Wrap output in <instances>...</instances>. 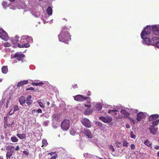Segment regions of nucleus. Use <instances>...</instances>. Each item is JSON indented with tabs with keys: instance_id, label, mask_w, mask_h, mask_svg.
Here are the masks:
<instances>
[{
	"instance_id": "nucleus-1",
	"label": "nucleus",
	"mask_w": 159,
	"mask_h": 159,
	"mask_svg": "<svg viewBox=\"0 0 159 159\" xmlns=\"http://www.w3.org/2000/svg\"><path fill=\"white\" fill-rule=\"evenodd\" d=\"M66 30L67 28L66 27H64L58 35V37L60 42L68 43L67 42L71 39V35Z\"/></svg>"
},
{
	"instance_id": "nucleus-2",
	"label": "nucleus",
	"mask_w": 159,
	"mask_h": 159,
	"mask_svg": "<svg viewBox=\"0 0 159 159\" xmlns=\"http://www.w3.org/2000/svg\"><path fill=\"white\" fill-rule=\"evenodd\" d=\"M151 28L152 26L148 25L142 30L141 34V36L143 40L153 36Z\"/></svg>"
},
{
	"instance_id": "nucleus-3",
	"label": "nucleus",
	"mask_w": 159,
	"mask_h": 159,
	"mask_svg": "<svg viewBox=\"0 0 159 159\" xmlns=\"http://www.w3.org/2000/svg\"><path fill=\"white\" fill-rule=\"evenodd\" d=\"M32 41V38L27 35L23 36L21 37L20 43L18 44V47L20 48H28L30 45L28 42Z\"/></svg>"
},
{
	"instance_id": "nucleus-4",
	"label": "nucleus",
	"mask_w": 159,
	"mask_h": 159,
	"mask_svg": "<svg viewBox=\"0 0 159 159\" xmlns=\"http://www.w3.org/2000/svg\"><path fill=\"white\" fill-rule=\"evenodd\" d=\"M152 37L151 39L149 38L146 40H143V43L148 45H156V43L159 40V38L157 37L154 36H153Z\"/></svg>"
},
{
	"instance_id": "nucleus-5",
	"label": "nucleus",
	"mask_w": 159,
	"mask_h": 159,
	"mask_svg": "<svg viewBox=\"0 0 159 159\" xmlns=\"http://www.w3.org/2000/svg\"><path fill=\"white\" fill-rule=\"evenodd\" d=\"M92 110L93 111H99L102 109V104L98 102H92Z\"/></svg>"
},
{
	"instance_id": "nucleus-6",
	"label": "nucleus",
	"mask_w": 159,
	"mask_h": 159,
	"mask_svg": "<svg viewBox=\"0 0 159 159\" xmlns=\"http://www.w3.org/2000/svg\"><path fill=\"white\" fill-rule=\"evenodd\" d=\"M24 57L25 55L22 54L21 52H17L13 56H12V55L11 56V58H16L18 61H23Z\"/></svg>"
},
{
	"instance_id": "nucleus-7",
	"label": "nucleus",
	"mask_w": 159,
	"mask_h": 159,
	"mask_svg": "<svg viewBox=\"0 0 159 159\" xmlns=\"http://www.w3.org/2000/svg\"><path fill=\"white\" fill-rule=\"evenodd\" d=\"M61 127L62 130H67L70 127V122L68 120H65L61 123Z\"/></svg>"
},
{
	"instance_id": "nucleus-8",
	"label": "nucleus",
	"mask_w": 159,
	"mask_h": 159,
	"mask_svg": "<svg viewBox=\"0 0 159 159\" xmlns=\"http://www.w3.org/2000/svg\"><path fill=\"white\" fill-rule=\"evenodd\" d=\"M89 97H87L83 95H78L74 97V100L80 102H83Z\"/></svg>"
},
{
	"instance_id": "nucleus-9",
	"label": "nucleus",
	"mask_w": 159,
	"mask_h": 159,
	"mask_svg": "<svg viewBox=\"0 0 159 159\" xmlns=\"http://www.w3.org/2000/svg\"><path fill=\"white\" fill-rule=\"evenodd\" d=\"M0 37L4 40H7L8 37L7 33L3 29H0Z\"/></svg>"
},
{
	"instance_id": "nucleus-10",
	"label": "nucleus",
	"mask_w": 159,
	"mask_h": 159,
	"mask_svg": "<svg viewBox=\"0 0 159 159\" xmlns=\"http://www.w3.org/2000/svg\"><path fill=\"white\" fill-rule=\"evenodd\" d=\"M81 122L83 125L85 127L90 128L91 126L90 121L87 118H84L81 120Z\"/></svg>"
},
{
	"instance_id": "nucleus-11",
	"label": "nucleus",
	"mask_w": 159,
	"mask_h": 159,
	"mask_svg": "<svg viewBox=\"0 0 159 159\" xmlns=\"http://www.w3.org/2000/svg\"><path fill=\"white\" fill-rule=\"evenodd\" d=\"M151 30L153 35H159V25H154L152 26Z\"/></svg>"
},
{
	"instance_id": "nucleus-12",
	"label": "nucleus",
	"mask_w": 159,
	"mask_h": 159,
	"mask_svg": "<svg viewBox=\"0 0 159 159\" xmlns=\"http://www.w3.org/2000/svg\"><path fill=\"white\" fill-rule=\"evenodd\" d=\"M99 119L102 122L106 123H110L112 120V118L110 116H106V117L101 116L99 117Z\"/></svg>"
},
{
	"instance_id": "nucleus-13",
	"label": "nucleus",
	"mask_w": 159,
	"mask_h": 159,
	"mask_svg": "<svg viewBox=\"0 0 159 159\" xmlns=\"http://www.w3.org/2000/svg\"><path fill=\"white\" fill-rule=\"evenodd\" d=\"M83 133L89 139H91L92 137V133L89 129L84 128L83 131Z\"/></svg>"
},
{
	"instance_id": "nucleus-14",
	"label": "nucleus",
	"mask_w": 159,
	"mask_h": 159,
	"mask_svg": "<svg viewBox=\"0 0 159 159\" xmlns=\"http://www.w3.org/2000/svg\"><path fill=\"white\" fill-rule=\"evenodd\" d=\"M150 133L152 134L155 135L157 133L158 129L155 126L151 125L149 128Z\"/></svg>"
},
{
	"instance_id": "nucleus-15",
	"label": "nucleus",
	"mask_w": 159,
	"mask_h": 159,
	"mask_svg": "<svg viewBox=\"0 0 159 159\" xmlns=\"http://www.w3.org/2000/svg\"><path fill=\"white\" fill-rule=\"evenodd\" d=\"M145 114L144 113L140 112L137 115L136 119L138 122L140 121L145 116Z\"/></svg>"
},
{
	"instance_id": "nucleus-16",
	"label": "nucleus",
	"mask_w": 159,
	"mask_h": 159,
	"mask_svg": "<svg viewBox=\"0 0 159 159\" xmlns=\"http://www.w3.org/2000/svg\"><path fill=\"white\" fill-rule=\"evenodd\" d=\"M159 117V115L158 114L152 115L149 116L148 120L149 121H153L157 119Z\"/></svg>"
},
{
	"instance_id": "nucleus-17",
	"label": "nucleus",
	"mask_w": 159,
	"mask_h": 159,
	"mask_svg": "<svg viewBox=\"0 0 159 159\" xmlns=\"http://www.w3.org/2000/svg\"><path fill=\"white\" fill-rule=\"evenodd\" d=\"M108 113L111 115L114 116L115 117H116L117 115H118L119 113L117 110L114 109L110 110L108 111Z\"/></svg>"
},
{
	"instance_id": "nucleus-18",
	"label": "nucleus",
	"mask_w": 159,
	"mask_h": 159,
	"mask_svg": "<svg viewBox=\"0 0 159 159\" xmlns=\"http://www.w3.org/2000/svg\"><path fill=\"white\" fill-rule=\"evenodd\" d=\"M52 121H57L60 120V115L58 114H54L52 116Z\"/></svg>"
},
{
	"instance_id": "nucleus-19",
	"label": "nucleus",
	"mask_w": 159,
	"mask_h": 159,
	"mask_svg": "<svg viewBox=\"0 0 159 159\" xmlns=\"http://www.w3.org/2000/svg\"><path fill=\"white\" fill-rule=\"evenodd\" d=\"M31 13L33 16L37 18L39 17L40 14V12L39 11H37L36 10H32Z\"/></svg>"
},
{
	"instance_id": "nucleus-20",
	"label": "nucleus",
	"mask_w": 159,
	"mask_h": 159,
	"mask_svg": "<svg viewBox=\"0 0 159 159\" xmlns=\"http://www.w3.org/2000/svg\"><path fill=\"white\" fill-rule=\"evenodd\" d=\"M19 38V36H16L15 37H13L11 38V41L13 45L17 43L18 42L19 40L18 39ZM13 46V47H15L14 46Z\"/></svg>"
},
{
	"instance_id": "nucleus-21",
	"label": "nucleus",
	"mask_w": 159,
	"mask_h": 159,
	"mask_svg": "<svg viewBox=\"0 0 159 159\" xmlns=\"http://www.w3.org/2000/svg\"><path fill=\"white\" fill-rule=\"evenodd\" d=\"M79 131L80 130L79 129H74L73 128L70 129V134L72 135H75L76 134H78Z\"/></svg>"
},
{
	"instance_id": "nucleus-22",
	"label": "nucleus",
	"mask_w": 159,
	"mask_h": 159,
	"mask_svg": "<svg viewBox=\"0 0 159 159\" xmlns=\"http://www.w3.org/2000/svg\"><path fill=\"white\" fill-rule=\"evenodd\" d=\"M120 113L124 115V117H126L129 115V112L125 109L121 110L120 111Z\"/></svg>"
},
{
	"instance_id": "nucleus-23",
	"label": "nucleus",
	"mask_w": 159,
	"mask_h": 159,
	"mask_svg": "<svg viewBox=\"0 0 159 159\" xmlns=\"http://www.w3.org/2000/svg\"><path fill=\"white\" fill-rule=\"evenodd\" d=\"M52 125L54 129H57L60 126V123L57 121H52Z\"/></svg>"
},
{
	"instance_id": "nucleus-24",
	"label": "nucleus",
	"mask_w": 159,
	"mask_h": 159,
	"mask_svg": "<svg viewBox=\"0 0 159 159\" xmlns=\"http://www.w3.org/2000/svg\"><path fill=\"white\" fill-rule=\"evenodd\" d=\"M49 16L47 15L46 13L43 12L42 13V15L41 18L42 20L43 21L44 23H45V21L44 20L46 19H47L49 17Z\"/></svg>"
},
{
	"instance_id": "nucleus-25",
	"label": "nucleus",
	"mask_w": 159,
	"mask_h": 159,
	"mask_svg": "<svg viewBox=\"0 0 159 159\" xmlns=\"http://www.w3.org/2000/svg\"><path fill=\"white\" fill-rule=\"evenodd\" d=\"M31 98V96L30 95H29L26 98V103L28 105H31L32 103V101L30 99Z\"/></svg>"
},
{
	"instance_id": "nucleus-26",
	"label": "nucleus",
	"mask_w": 159,
	"mask_h": 159,
	"mask_svg": "<svg viewBox=\"0 0 159 159\" xmlns=\"http://www.w3.org/2000/svg\"><path fill=\"white\" fill-rule=\"evenodd\" d=\"M26 102L25 98L23 97H20L19 98V102L20 104L23 105V104L25 103Z\"/></svg>"
},
{
	"instance_id": "nucleus-27",
	"label": "nucleus",
	"mask_w": 159,
	"mask_h": 159,
	"mask_svg": "<svg viewBox=\"0 0 159 159\" xmlns=\"http://www.w3.org/2000/svg\"><path fill=\"white\" fill-rule=\"evenodd\" d=\"M46 11L48 16H51L52 15V8L50 7H48Z\"/></svg>"
},
{
	"instance_id": "nucleus-28",
	"label": "nucleus",
	"mask_w": 159,
	"mask_h": 159,
	"mask_svg": "<svg viewBox=\"0 0 159 159\" xmlns=\"http://www.w3.org/2000/svg\"><path fill=\"white\" fill-rule=\"evenodd\" d=\"M28 80H23V81H21L17 84V86L18 87H20L28 83Z\"/></svg>"
},
{
	"instance_id": "nucleus-29",
	"label": "nucleus",
	"mask_w": 159,
	"mask_h": 159,
	"mask_svg": "<svg viewBox=\"0 0 159 159\" xmlns=\"http://www.w3.org/2000/svg\"><path fill=\"white\" fill-rule=\"evenodd\" d=\"M8 71L7 66H4L2 67V71L3 73L6 74Z\"/></svg>"
},
{
	"instance_id": "nucleus-30",
	"label": "nucleus",
	"mask_w": 159,
	"mask_h": 159,
	"mask_svg": "<svg viewBox=\"0 0 159 159\" xmlns=\"http://www.w3.org/2000/svg\"><path fill=\"white\" fill-rule=\"evenodd\" d=\"M144 144L146 146L151 147L152 146V142L149 141L148 139H145L144 142Z\"/></svg>"
},
{
	"instance_id": "nucleus-31",
	"label": "nucleus",
	"mask_w": 159,
	"mask_h": 159,
	"mask_svg": "<svg viewBox=\"0 0 159 159\" xmlns=\"http://www.w3.org/2000/svg\"><path fill=\"white\" fill-rule=\"evenodd\" d=\"M37 102L38 103L39 106L42 108H44L45 107V103L41 101L40 100H39L37 101Z\"/></svg>"
},
{
	"instance_id": "nucleus-32",
	"label": "nucleus",
	"mask_w": 159,
	"mask_h": 159,
	"mask_svg": "<svg viewBox=\"0 0 159 159\" xmlns=\"http://www.w3.org/2000/svg\"><path fill=\"white\" fill-rule=\"evenodd\" d=\"M13 152L12 151H7L6 154V157L7 159L10 158L12 155Z\"/></svg>"
},
{
	"instance_id": "nucleus-33",
	"label": "nucleus",
	"mask_w": 159,
	"mask_h": 159,
	"mask_svg": "<svg viewBox=\"0 0 159 159\" xmlns=\"http://www.w3.org/2000/svg\"><path fill=\"white\" fill-rule=\"evenodd\" d=\"M129 111L131 113L136 114L139 112V111L137 110L134 109H129Z\"/></svg>"
},
{
	"instance_id": "nucleus-34",
	"label": "nucleus",
	"mask_w": 159,
	"mask_h": 159,
	"mask_svg": "<svg viewBox=\"0 0 159 159\" xmlns=\"http://www.w3.org/2000/svg\"><path fill=\"white\" fill-rule=\"evenodd\" d=\"M17 136L20 139H23L25 138L26 135L25 134H17Z\"/></svg>"
},
{
	"instance_id": "nucleus-35",
	"label": "nucleus",
	"mask_w": 159,
	"mask_h": 159,
	"mask_svg": "<svg viewBox=\"0 0 159 159\" xmlns=\"http://www.w3.org/2000/svg\"><path fill=\"white\" fill-rule=\"evenodd\" d=\"M11 99L10 98H8L6 104V108H7L8 106L11 105Z\"/></svg>"
},
{
	"instance_id": "nucleus-36",
	"label": "nucleus",
	"mask_w": 159,
	"mask_h": 159,
	"mask_svg": "<svg viewBox=\"0 0 159 159\" xmlns=\"http://www.w3.org/2000/svg\"><path fill=\"white\" fill-rule=\"evenodd\" d=\"M153 121L152 122V124L153 125H157L158 124L159 122V119L158 120H155Z\"/></svg>"
},
{
	"instance_id": "nucleus-37",
	"label": "nucleus",
	"mask_w": 159,
	"mask_h": 159,
	"mask_svg": "<svg viewBox=\"0 0 159 159\" xmlns=\"http://www.w3.org/2000/svg\"><path fill=\"white\" fill-rule=\"evenodd\" d=\"M14 148L13 146L12 145H9L6 147V149L7 150H11Z\"/></svg>"
},
{
	"instance_id": "nucleus-38",
	"label": "nucleus",
	"mask_w": 159,
	"mask_h": 159,
	"mask_svg": "<svg viewBox=\"0 0 159 159\" xmlns=\"http://www.w3.org/2000/svg\"><path fill=\"white\" fill-rule=\"evenodd\" d=\"M130 136L131 138L134 139L136 138L135 135L134 134L133 131H132L130 132Z\"/></svg>"
},
{
	"instance_id": "nucleus-39",
	"label": "nucleus",
	"mask_w": 159,
	"mask_h": 159,
	"mask_svg": "<svg viewBox=\"0 0 159 159\" xmlns=\"http://www.w3.org/2000/svg\"><path fill=\"white\" fill-rule=\"evenodd\" d=\"M42 143H43V145L42 146V147L43 146H46L48 145V144L46 140L45 139H43L42 141Z\"/></svg>"
},
{
	"instance_id": "nucleus-40",
	"label": "nucleus",
	"mask_w": 159,
	"mask_h": 159,
	"mask_svg": "<svg viewBox=\"0 0 159 159\" xmlns=\"http://www.w3.org/2000/svg\"><path fill=\"white\" fill-rule=\"evenodd\" d=\"M11 140L13 142H16L18 141L17 139L15 137H13L11 138Z\"/></svg>"
},
{
	"instance_id": "nucleus-41",
	"label": "nucleus",
	"mask_w": 159,
	"mask_h": 159,
	"mask_svg": "<svg viewBox=\"0 0 159 159\" xmlns=\"http://www.w3.org/2000/svg\"><path fill=\"white\" fill-rule=\"evenodd\" d=\"M128 143L126 141H124L123 143V146L124 147H127L128 146Z\"/></svg>"
},
{
	"instance_id": "nucleus-42",
	"label": "nucleus",
	"mask_w": 159,
	"mask_h": 159,
	"mask_svg": "<svg viewBox=\"0 0 159 159\" xmlns=\"http://www.w3.org/2000/svg\"><path fill=\"white\" fill-rule=\"evenodd\" d=\"M2 5L3 8L6 9L7 5V3L5 2H3L2 3Z\"/></svg>"
},
{
	"instance_id": "nucleus-43",
	"label": "nucleus",
	"mask_w": 159,
	"mask_h": 159,
	"mask_svg": "<svg viewBox=\"0 0 159 159\" xmlns=\"http://www.w3.org/2000/svg\"><path fill=\"white\" fill-rule=\"evenodd\" d=\"M49 121L48 120L45 121H44L43 123V125L45 126H47L48 125V123L49 122Z\"/></svg>"
},
{
	"instance_id": "nucleus-44",
	"label": "nucleus",
	"mask_w": 159,
	"mask_h": 159,
	"mask_svg": "<svg viewBox=\"0 0 159 159\" xmlns=\"http://www.w3.org/2000/svg\"><path fill=\"white\" fill-rule=\"evenodd\" d=\"M4 45L5 47H9L10 46V44L8 42L5 43L4 44Z\"/></svg>"
},
{
	"instance_id": "nucleus-45",
	"label": "nucleus",
	"mask_w": 159,
	"mask_h": 159,
	"mask_svg": "<svg viewBox=\"0 0 159 159\" xmlns=\"http://www.w3.org/2000/svg\"><path fill=\"white\" fill-rule=\"evenodd\" d=\"M116 145L118 147H120L122 146L121 144L118 142H116Z\"/></svg>"
},
{
	"instance_id": "nucleus-46",
	"label": "nucleus",
	"mask_w": 159,
	"mask_h": 159,
	"mask_svg": "<svg viewBox=\"0 0 159 159\" xmlns=\"http://www.w3.org/2000/svg\"><path fill=\"white\" fill-rule=\"evenodd\" d=\"M5 102V99H3L1 100L0 102V106H2Z\"/></svg>"
},
{
	"instance_id": "nucleus-47",
	"label": "nucleus",
	"mask_w": 159,
	"mask_h": 159,
	"mask_svg": "<svg viewBox=\"0 0 159 159\" xmlns=\"http://www.w3.org/2000/svg\"><path fill=\"white\" fill-rule=\"evenodd\" d=\"M99 128L101 130H102L103 131H106V128L103 126H101V127H100Z\"/></svg>"
},
{
	"instance_id": "nucleus-48",
	"label": "nucleus",
	"mask_w": 159,
	"mask_h": 159,
	"mask_svg": "<svg viewBox=\"0 0 159 159\" xmlns=\"http://www.w3.org/2000/svg\"><path fill=\"white\" fill-rule=\"evenodd\" d=\"M91 104H84V106H85L86 107H88V108H90L91 107H92V105H91V102H89Z\"/></svg>"
},
{
	"instance_id": "nucleus-49",
	"label": "nucleus",
	"mask_w": 159,
	"mask_h": 159,
	"mask_svg": "<svg viewBox=\"0 0 159 159\" xmlns=\"http://www.w3.org/2000/svg\"><path fill=\"white\" fill-rule=\"evenodd\" d=\"M14 112L17 111L19 110V108L17 106H15L14 107Z\"/></svg>"
},
{
	"instance_id": "nucleus-50",
	"label": "nucleus",
	"mask_w": 159,
	"mask_h": 159,
	"mask_svg": "<svg viewBox=\"0 0 159 159\" xmlns=\"http://www.w3.org/2000/svg\"><path fill=\"white\" fill-rule=\"evenodd\" d=\"M110 150H111L112 152H114L115 151V149L112 145H111L110 146Z\"/></svg>"
},
{
	"instance_id": "nucleus-51",
	"label": "nucleus",
	"mask_w": 159,
	"mask_h": 159,
	"mask_svg": "<svg viewBox=\"0 0 159 159\" xmlns=\"http://www.w3.org/2000/svg\"><path fill=\"white\" fill-rule=\"evenodd\" d=\"M36 112L39 113H42V111L40 109H39L36 110Z\"/></svg>"
},
{
	"instance_id": "nucleus-52",
	"label": "nucleus",
	"mask_w": 159,
	"mask_h": 159,
	"mask_svg": "<svg viewBox=\"0 0 159 159\" xmlns=\"http://www.w3.org/2000/svg\"><path fill=\"white\" fill-rule=\"evenodd\" d=\"M130 148L131 150H133L135 148V146L134 144H132L130 145Z\"/></svg>"
},
{
	"instance_id": "nucleus-53",
	"label": "nucleus",
	"mask_w": 159,
	"mask_h": 159,
	"mask_svg": "<svg viewBox=\"0 0 159 159\" xmlns=\"http://www.w3.org/2000/svg\"><path fill=\"white\" fill-rule=\"evenodd\" d=\"M72 87L74 89H75V88H78V86L77 84H73L72 85Z\"/></svg>"
},
{
	"instance_id": "nucleus-54",
	"label": "nucleus",
	"mask_w": 159,
	"mask_h": 159,
	"mask_svg": "<svg viewBox=\"0 0 159 159\" xmlns=\"http://www.w3.org/2000/svg\"><path fill=\"white\" fill-rule=\"evenodd\" d=\"M26 90H34V88L33 87H30L28 88H27L26 89Z\"/></svg>"
},
{
	"instance_id": "nucleus-55",
	"label": "nucleus",
	"mask_w": 159,
	"mask_h": 159,
	"mask_svg": "<svg viewBox=\"0 0 159 159\" xmlns=\"http://www.w3.org/2000/svg\"><path fill=\"white\" fill-rule=\"evenodd\" d=\"M154 148L156 149V150H158L159 149V146L158 145H155L154 147Z\"/></svg>"
},
{
	"instance_id": "nucleus-56",
	"label": "nucleus",
	"mask_w": 159,
	"mask_h": 159,
	"mask_svg": "<svg viewBox=\"0 0 159 159\" xmlns=\"http://www.w3.org/2000/svg\"><path fill=\"white\" fill-rule=\"evenodd\" d=\"M57 157V156L55 155L52 157L50 158L49 159H55Z\"/></svg>"
},
{
	"instance_id": "nucleus-57",
	"label": "nucleus",
	"mask_w": 159,
	"mask_h": 159,
	"mask_svg": "<svg viewBox=\"0 0 159 159\" xmlns=\"http://www.w3.org/2000/svg\"><path fill=\"white\" fill-rule=\"evenodd\" d=\"M98 126H99V127H101V126H102V124L100 122H98Z\"/></svg>"
},
{
	"instance_id": "nucleus-58",
	"label": "nucleus",
	"mask_w": 159,
	"mask_h": 159,
	"mask_svg": "<svg viewBox=\"0 0 159 159\" xmlns=\"http://www.w3.org/2000/svg\"><path fill=\"white\" fill-rule=\"evenodd\" d=\"M35 112H36V110L35 109L31 111V112L32 114H34Z\"/></svg>"
},
{
	"instance_id": "nucleus-59",
	"label": "nucleus",
	"mask_w": 159,
	"mask_h": 159,
	"mask_svg": "<svg viewBox=\"0 0 159 159\" xmlns=\"http://www.w3.org/2000/svg\"><path fill=\"white\" fill-rule=\"evenodd\" d=\"M14 113V112H11V111L8 114L9 116H11Z\"/></svg>"
},
{
	"instance_id": "nucleus-60",
	"label": "nucleus",
	"mask_w": 159,
	"mask_h": 159,
	"mask_svg": "<svg viewBox=\"0 0 159 159\" xmlns=\"http://www.w3.org/2000/svg\"><path fill=\"white\" fill-rule=\"evenodd\" d=\"M32 84L34 86H38V83H32Z\"/></svg>"
},
{
	"instance_id": "nucleus-61",
	"label": "nucleus",
	"mask_w": 159,
	"mask_h": 159,
	"mask_svg": "<svg viewBox=\"0 0 159 159\" xmlns=\"http://www.w3.org/2000/svg\"><path fill=\"white\" fill-rule=\"evenodd\" d=\"M20 148H19V147L18 146H17L16 147V148L15 149V150H16V151H17V150H18Z\"/></svg>"
},
{
	"instance_id": "nucleus-62",
	"label": "nucleus",
	"mask_w": 159,
	"mask_h": 159,
	"mask_svg": "<svg viewBox=\"0 0 159 159\" xmlns=\"http://www.w3.org/2000/svg\"><path fill=\"white\" fill-rule=\"evenodd\" d=\"M43 83L42 82H40L39 83H38V85H42Z\"/></svg>"
},
{
	"instance_id": "nucleus-63",
	"label": "nucleus",
	"mask_w": 159,
	"mask_h": 159,
	"mask_svg": "<svg viewBox=\"0 0 159 159\" xmlns=\"http://www.w3.org/2000/svg\"><path fill=\"white\" fill-rule=\"evenodd\" d=\"M55 154V152H50L48 153V154L50 155L51 156H52L54 154Z\"/></svg>"
},
{
	"instance_id": "nucleus-64",
	"label": "nucleus",
	"mask_w": 159,
	"mask_h": 159,
	"mask_svg": "<svg viewBox=\"0 0 159 159\" xmlns=\"http://www.w3.org/2000/svg\"><path fill=\"white\" fill-rule=\"evenodd\" d=\"M126 127L127 128H129L130 127L129 125L128 124H126L125 125Z\"/></svg>"
}]
</instances>
